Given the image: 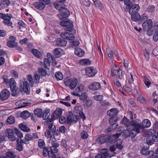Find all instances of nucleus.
Instances as JSON below:
<instances>
[{
	"instance_id": "f257e3e1",
	"label": "nucleus",
	"mask_w": 158,
	"mask_h": 158,
	"mask_svg": "<svg viewBox=\"0 0 158 158\" xmlns=\"http://www.w3.org/2000/svg\"><path fill=\"white\" fill-rule=\"evenodd\" d=\"M129 12L131 15V19L132 21L138 22L140 20V16L138 13L140 7L138 4H134L128 7Z\"/></svg>"
},
{
	"instance_id": "f03ea898",
	"label": "nucleus",
	"mask_w": 158,
	"mask_h": 158,
	"mask_svg": "<svg viewBox=\"0 0 158 158\" xmlns=\"http://www.w3.org/2000/svg\"><path fill=\"white\" fill-rule=\"evenodd\" d=\"M151 124V123L150 121L147 119L144 120L142 121V126L136 121L135 130L136 131L137 133H139L141 131H143L144 128H147L149 127Z\"/></svg>"
},
{
	"instance_id": "7ed1b4c3",
	"label": "nucleus",
	"mask_w": 158,
	"mask_h": 158,
	"mask_svg": "<svg viewBox=\"0 0 158 158\" xmlns=\"http://www.w3.org/2000/svg\"><path fill=\"white\" fill-rule=\"evenodd\" d=\"M9 86L10 88V90L12 92V95L14 96H17L19 94V89L16 86V83L13 78H11L9 80L8 84L6 85Z\"/></svg>"
},
{
	"instance_id": "20e7f679",
	"label": "nucleus",
	"mask_w": 158,
	"mask_h": 158,
	"mask_svg": "<svg viewBox=\"0 0 158 158\" xmlns=\"http://www.w3.org/2000/svg\"><path fill=\"white\" fill-rule=\"evenodd\" d=\"M64 83L70 89L73 90L76 86L77 80L76 78H69L67 77L64 79Z\"/></svg>"
},
{
	"instance_id": "39448f33",
	"label": "nucleus",
	"mask_w": 158,
	"mask_h": 158,
	"mask_svg": "<svg viewBox=\"0 0 158 158\" xmlns=\"http://www.w3.org/2000/svg\"><path fill=\"white\" fill-rule=\"evenodd\" d=\"M12 15L10 14H6L0 13V18L3 19V22L5 25L8 26H11L12 23L10 21Z\"/></svg>"
},
{
	"instance_id": "423d86ee",
	"label": "nucleus",
	"mask_w": 158,
	"mask_h": 158,
	"mask_svg": "<svg viewBox=\"0 0 158 158\" xmlns=\"http://www.w3.org/2000/svg\"><path fill=\"white\" fill-rule=\"evenodd\" d=\"M122 123L125 126H127L128 129L130 130L133 129L134 127L135 126L136 121H132L130 123L128 119L126 117H124L122 121Z\"/></svg>"
},
{
	"instance_id": "0eeeda50",
	"label": "nucleus",
	"mask_w": 158,
	"mask_h": 158,
	"mask_svg": "<svg viewBox=\"0 0 158 158\" xmlns=\"http://www.w3.org/2000/svg\"><path fill=\"white\" fill-rule=\"evenodd\" d=\"M78 115H74L71 112H69L67 118V121L68 123H75L77 121Z\"/></svg>"
},
{
	"instance_id": "6e6552de",
	"label": "nucleus",
	"mask_w": 158,
	"mask_h": 158,
	"mask_svg": "<svg viewBox=\"0 0 158 158\" xmlns=\"http://www.w3.org/2000/svg\"><path fill=\"white\" fill-rule=\"evenodd\" d=\"M135 126L134 127L133 129L130 130L127 128V129L125 130L124 131L123 133L125 135L126 137H130L132 138L134 137L136 135L137 131L135 130Z\"/></svg>"
},
{
	"instance_id": "1a4fd4ad",
	"label": "nucleus",
	"mask_w": 158,
	"mask_h": 158,
	"mask_svg": "<svg viewBox=\"0 0 158 158\" xmlns=\"http://www.w3.org/2000/svg\"><path fill=\"white\" fill-rule=\"evenodd\" d=\"M60 24L61 26L66 27L65 30L66 31H71L73 28V24L70 22V20L61 22Z\"/></svg>"
},
{
	"instance_id": "9d476101",
	"label": "nucleus",
	"mask_w": 158,
	"mask_h": 158,
	"mask_svg": "<svg viewBox=\"0 0 158 158\" xmlns=\"http://www.w3.org/2000/svg\"><path fill=\"white\" fill-rule=\"evenodd\" d=\"M85 71L86 74L89 77H94L97 73L96 69L91 66L86 67Z\"/></svg>"
},
{
	"instance_id": "9b49d317",
	"label": "nucleus",
	"mask_w": 158,
	"mask_h": 158,
	"mask_svg": "<svg viewBox=\"0 0 158 158\" xmlns=\"http://www.w3.org/2000/svg\"><path fill=\"white\" fill-rule=\"evenodd\" d=\"M60 12V14L58 15V16L60 19H64L68 17L70 15L69 11L65 7L63 8Z\"/></svg>"
},
{
	"instance_id": "f8f14e48",
	"label": "nucleus",
	"mask_w": 158,
	"mask_h": 158,
	"mask_svg": "<svg viewBox=\"0 0 158 158\" xmlns=\"http://www.w3.org/2000/svg\"><path fill=\"white\" fill-rule=\"evenodd\" d=\"M1 99L4 101L7 99L10 95V91L6 89H3L0 94Z\"/></svg>"
},
{
	"instance_id": "ddd939ff",
	"label": "nucleus",
	"mask_w": 158,
	"mask_h": 158,
	"mask_svg": "<svg viewBox=\"0 0 158 158\" xmlns=\"http://www.w3.org/2000/svg\"><path fill=\"white\" fill-rule=\"evenodd\" d=\"M60 36L61 38L68 40H73L75 39L73 34L67 32H62L60 34Z\"/></svg>"
},
{
	"instance_id": "4468645a",
	"label": "nucleus",
	"mask_w": 158,
	"mask_h": 158,
	"mask_svg": "<svg viewBox=\"0 0 158 158\" xmlns=\"http://www.w3.org/2000/svg\"><path fill=\"white\" fill-rule=\"evenodd\" d=\"M20 89L21 91H23L27 94H29L30 88L27 81H25L23 82V85H20Z\"/></svg>"
},
{
	"instance_id": "2eb2a0df",
	"label": "nucleus",
	"mask_w": 158,
	"mask_h": 158,
	"mask_svg": "<svg viewBox=\"0 0 158 158\" xmlns=\"http://www.w3.org/2000/svg\"><path fill=\"white\" fill-rule=\"evenodd\" d=\"M143 148L141 150L140 152L141 154L143 155H147L148 154H150V155H151V152L152 151H148V150L149 148V146L148 144L146 143H144L143 144Z\"/></svg>"
},
{
	"instance_id": "dca6fc26",
	"label": "nucleus",
	"mask_w": 158,
	"mask_h": 158,
	"mask_svg": "<svg viewBox=\"0 0 158 158\" xmlns=\"http://www.w3.org/2000/svg\"><path fill=\"white\" fill-rule=\"evenodd\" d=\"M152 23L151 19L146 20L142 24V27L145 30H149L151 28Z\"/></svg>"
},
{
	"instance_id": "f3484780",
	"label": "nucleus",
	"mask_w": 158,
	"mask_h": 158,
	"mask_svg": "<svg viewBox=\"0 0 158 158\" xmlns=\"http://www.w3.org/2000/svg\"><path fill=\"white\" fill-rule=\"evenodd\" d=\"M50 151H49L48 152V154L49 157H55L56 155L54 153H57L58 151V149L57 148L55 147L54 146L50 147Z\"/></svg>"
},
{
	"instance_id": "a211bd4d",
	"label": "nucleus",
	"mask_w": 158,
	"mask_h": 158,
	"mask_svg": "<svg viewBox=\"0 0 158 158\" xmlns=\"http://www.w3.org/2000/svg\"><path fill=\"white\" fill-rule=\"evenodd\" d=\"M101 85L99 83L95 82L90 84L89 86V88L92 90H97L101 88Z\"/></svg>"
},
{
	"instance_id": "6ab92c4d",
	"label": "nucleus",
	"mask_w": 158,
	"mask_h": 158,
	"mask_svg": "<svg viewBox=\"0 0 158 158\" xmlns=\"http://www.w3.org/2000/svg\"><path fill=\"white\" fill-rule=\"evenodd\" d=\"M17 144L16 146V149L19 151L23 150V140L22 139H17Z\"/></svg>"
},
{
	"instance_id": "aec40b11",
	"label": "nucleus",
	"mask_w": 158,
	"mask_h": 158,
	"mask_svg": "<svg viewBox=\"0 0 158 158\" xmlns=\"http://www.w3.org/2000/svg\"><path fill=\"white\" fill-rule=\"evenodd\" d=\"M67 43V42L65 40H61L60 38H57L56 40V44L58 46H65Z\"/></svg>"
},
{
	"instance_id": "412c9836",
	"label": "nucleus",
	"mask_w": 158,
	"mask_h": 158,
	"mask_svg": "<svg viewBox=\"0 0 158 158\" xmlns=\"http://www.w3.org/2000/svg\"><path fill=\"white\" fill-rule=\"evenodd\" d=\"M64 52L63 50L61 48H57L55 49L54 50L53 53L54 55L56 56L57 57H59L61 55L64 54Z\"/></svg>"
},
{
	"instance_id": "4be33fe9",
	"label": "nucleus",
	"mask_w": 158,
	"mask_h": 158,
	"mask_svg": "<svg viewBox=\"0 0 158 158\" xmlns=\"http://www.w3.org/2000/svg\"><path fill=\"white\" fill-rule=\"evenodd\" d=\"M115 142L116 147L117 149L121 150L123 148L124 144L121 139H117Z\"/></svg>"
},
{
	"instance_id": "5701e85b",
	"label": "nucleus",
	"mask_w": 158,
	"mask_h": 158,
	"mask_svg": "<svg viewBox=\"0 0 158 158\" xmlns=\"http://www.w3.org/2000/svg\"><path fill=\"white\" fill-rule=\"evenodd\" d=\"M75 53L79 57H82L84 55V51L79 48H77L75 50Z\"/></svg>"
},
{
	"instance_id": "b1692460",
	"label": "nucleus",
	"mask_w": 158,
	"mask_h": 158,
	"mask_svg": "<svg viewBox=\"0 0 158 158\" xmlns=\"http://www.w3.org/2000/svg\"><path fill=\"white\" fill-rule=\"evenodd\" d=\"M109 155L107 152H101L100 153L96 155L95 158H106Z\"/></svg>"
},
{
	"instance_id": "393cba45",
	"label": "nucleus",
	"mask_w": 158,
	"mask_h": 158,
	"mask_svg": "<svg viewBox=\"0 0 158 158\" xmlns=\"http://www.w3.org/2000/svg\"><path fill=\"white\" fill-rule=\"evenodd\" d=\"M54 6L56 9L59 10L60 12L63 8L65 7L64 3H61L59 2H56L54 4Z\"/></svg>"
},
{
	"instance_id": "a878e982",
	"label": "nucleus",
	"mask_w": 158,
	"mask_h": 158,
	"mask_svg": "<svg viewBox=\"0 0 158 158\" xmlns=\"http://www.w3.org/2000/svg\"><path fill=\"white\" fill-rule=\"evenodd\" d=\"M34 6L36 8L39 10L43 9L45 6V4L40 2H35L34 4Z\"/></svg>"
},
{
	"instance_id": "bb28decb",
	"label": "nucleus",
	"mask_w": 158,
	"mask_h": 158,
	"mask_svg": "<svg viewBox=\"0 0 158 158\" xmlns=\"http://www.w3.org/2000/svg\"><path fill=\"white\" fill-rule=\"evenodd\" d=\"M14 133L13 131L10 129H6V136L8 138H15Z\"/></svg>"
},
{
	"instance_id": "cd10ccee",
	"label": "nucleus",
	"mask_w": 158,
	"mask_h": 158,
	"mask_svg": "<svg viewBox=\"0 0 158 158\" xmlns=\"http://www.w3.org/2000/svg\"><path fill=\"white\" fill-rule=\"evenodd\" d=\"M118 111L116 109H111L107 111V114L110 116H115L117 114Z\"/></svg>"
},
{
	"instance_id": "c85d7f7f",
	"label": "nucleus",
	"mask_w": 158,
	"mask_h": 158,
	"mask_svg": "<svg viewBox=\"0 0 158 158\" xmlns=\"http://www.w3.org/2000/svg\"><path fill=\"white\" fill-rule=\"evenodd\" d=\"M124 130V128L122 126L119 127L118 128V131L120 132V133H118L113 135L112 137L114 138H118L121 135V133L123 132Z\"/></svg>"
},
{
	"instance_id": "c756f323",
	"label": "nucleus",
	"mask_w": 158,
	"mask_h": 158,
	"mask_svg": "<svg viewBox=\"0 0 158 158\" xmlns=\"http://www.w3.org/2000/svg\"><path fill=\"white\" fill-rule=\"evenodd\" d=\"M5 155L10 158H19V156L16 155L11 151H8L5 153Z\"/></svg>"
},
{
	"instance_id": "7c9ffc66",
	"label": "nucleus",
	"mask_w": 158,
	"mask_h": 158,
	"mask_svg": "<svg viewBox=\"0 0 158 158\" xmlns=\"http://www.w3.org/2000/svg\"><path fill=\"white\" fill-rule=\"evenodd\" d=\"M19 127L22 131H24L28 132L30 130L28 127L23 123L19 124Z\"/></svg>"
},
{
	"instance_id": "2f4dec72",
	"label": "nucleus",
	"mask_w": 158,
	"mask_h": 158,
	"mask_svg": "<svg viewBox=\"0 0 158 158\" xmlns=\"http://www.w3.org/2000/svg\"><path fill=\"white\" fill-rule=\"evenodd\" d=\"M30 113L27 110H25L22 112L20 114V117L23 119H26L30 116Z\"/></svg>"
},
{
	"instance_id": "473e14b6",
	"label": "nucleus",
	"mask_w": 158,
	"mask_h": 158,
	"mask_svg": "<svg viewBox=\"0 0 158 158\" xmlns=\"http://www.w3.org/2000/svg\"><path fill=\"white\" fill-rule=\"evenodd\" d=\"M79 63L81 65L86 66L90 64L91 61L89 59H84L81 60Z\"/></svg>"
},
{
	"instance_id": "72a5a7b5",
	"label": "nucleus",
	"mask_w": 158,
	"mask_h": 158,
	"mask_svg": "<svg viewBox=\"0 0 158 158\" xmlns=\"http://www.w3.org/2000/svg\"><path fill=\"white\" fill-rule=\"evenodd\" d=\"M34 114L38 117H41L42 116L43 112L42 110L40 108H36L34 110Z\"/></svg>"
},
{
	"instance_id": "f704fd0d",
	"label": "nucleus",
	"mask_w": 158,
	"mask_h": 158,
	"mask_svg": "<svg viewBox=\"0 0 158 158\" xmlns=\"http://www.w3.org/2000/svg\"><path fill=\"white\" fill-rule=\"evenodd\" d=\"M10 3V2L9 0H0V5L2 7L8 6Z\"/></svg>"
},
{
	"instance_id": "c9c22d12",
	"label": "nucleus",
	"mask_w": 158,
	"mask_h": 158,
	"mask_svg": "<svg viewBox=\"0 0 158 158\" xmlns=\"http://www.w3.org/2000/svg\"><path fill=\"white\" fill-rule=\"evenodd\" d=\"M62 112V109L61 108L57 109L54 112L53 115L56 117L58 118L61 115Z\"/></svg>"
},
{
	"instance_id": "e433bc0d",
	"label": "nucleus",
	"mask_w": 158,
	"mask_h": 158,
	"mask_svg": "<svg viewBox=\"0 0 158 158\" xmlns=\"http://www.w3.org/2000/svg\"><path fill=\"white\" fill-rule=\"evenodd\" d=\"M38 72L41 76H45L48 75L47 72L44 68H40L38 69Z\"/></svg>"
},
{
	"instance_id": "4c0bfd02",
	"label": "nucleus",
	"mask_w": 158,
	"mask_h": 158,
	"mask_svg": "<svg viewBox=\"0 0 158 158\" xmlns=\"http://www.w3.org/2000/svg\"><path fill=\"white\" fill-rule=\"evenodd\" d=\"M33 54L36 57L40 58H41V54L40 52L37 49H33L31 50Z\"/></svg>"
},
{
	"instance_id": "58836bf2",
	"label": "nucleus",
	"mask_w": 158,
	"mask_h": 158,
	"mask_svg": "<svg viewBox=\"0 0 158 158\" xmlns=\"http://www.w3.org/2000/svg\"><path fill=\"white\" fill-rule=\"evenodd\" d=\"M118 125H116L115 126V127L113 125H111L108 128L105 130V133H109L112 131L117 127Z\"/></svg>"
},
{
	"instance_id": "ea45409f",
	"label": "nucleus",
	"mask_w": 158,
	"mask_h": 158,
	"mask_svg": "<svg viewBox=\"0 0 158 158\" xmlns=\"http://www.w3.org/2000/svg\"><path fill=\"white\" fill-rule=\"evenodd\" d=\"M17 43L13 41V40L8 41L7 43V46L10 48H13L17 45Z\"/></svg>"
},
{
	"instance_id": "a19ab883",
	"label": "nucleus",
	"mask_w": 158,
	"mask_h": 158,
	"mask_svg": "<svg viewBox=\"0 0 158 158\" xmlns=\"http://www.w3.org/2000/svg\"><path fill=\"white\" fill-rule=\"evenodd\" d=\"M146 142L144 143L148 144L149 145H151L154 143V142L158 141V139H146Z\"/></svg>"
},
{
	"instance_id": "79ce46f5",
	"label": "nucleus",
	"mask_w": 158,
	"mask_h": 158,
	"mask_svg": "<svg viewBox=\"0 0 158 158\" xmlns=\"http://www.w3.org/2000/svg\"><path fill=\"white\" fill-rule=\"evenodd\" d=\"M84 86L82 84H79L75 89V90L77 92H81L84 90Z\"/></svg>"
},
{
	"instance_id": "37998d69",
	"label": "nucleus",
	"mask_w": 158,
	"mask_h": 158,
	"mask_svg": "<svg viewBox=\"0 0 158 158\" xmlns=\"http://www.w3.org/2000/svg\"><path fill=\"white\" fill-rule=\"evenodd\" d=\"M118 120L117 118L116 117H111L109 120V122L110 123L113 125L115 124V123Z\"/></svg>"
},
{
	"instance_id": "c03bdc74",
	"label": "nucleus",
	"mask_w": 158,
	"mask_h": 158,
	"mask_svg": "<svg viewBox=\"0 0 158 158\" xmlns=\"http://www.w3.org/2000/svg\"><path fill=\"white\" fill-rule=\"evenodd\" d=\"M55 77L57 80H62L63 79L62 74L60 72H57L56 73L55 75Z\"/></svg>"
},
{
	"instance_id": "a18cd8bd",
	"label": "nucleus",
	"mask_w": 158,
	"mask_h": 158,
	"mask_svg": "<svg viewBox=\"0 0 158 158\" xmlns=\"http://www.w3.org/2000/svg\"><path fill=\"white\" fill-rule=\"evenodd\" d=\"M7 122L9 124H12L15 122V118L13 116H10L8 117L7 119Z\"/></svg>"
},
{
	"instance_id": "49530a36",
	"label": "nucleus",
	"mask_w": 158,
	"mask_h": 158,
	"mask_svg": "<svg viewBox=\"0 0 158 158\" xmlns=\"http://www.w3.org/2000/svg\"><path fill=\"white\" fill-rule=\"evenodd\" d=\"M38 145L41 148L44 147L45 146V143L43 139H39L38 140Z\"/></svg>"
},
{
	"instance_id": "de8ad7c7",
	"label": "nucleus",
	"mask_w": 158,
	"mask_h": 158,
	"mask_svg": "<svg viewBox=\"0 0 158 158\" xmlns=\"http://www.w3.org/2000/svg\"><path fill=\"white\" fill-rule=\"evenodd\" d=\"M50 115L49 111L48 110H45L43 114V118L44 119H47Z\"/></svg>"
},
{
	"instance_id": "09e8293b",
	"label": "nucleus",
	"mask_w": 158,
	"mask_h": 158,
	"mask_svg": "<svg viewBox=\"0 0 158 158\" xmlns=\"http://www.w3.org/2000/svg\"><path fill=\"white\" fill-rule=\"evenodd\" d=\"M154 128L158 131L156 135H154L152 136V138H158V122H156L154 125Z\"/></svg>"
},
{
	"instance_id": "8fccbe9b",
	"label": "nucleus",
	"mask_w": 158,
	"mask_h": 158,
	"mask_svg": "<svg viewBox=\"0 0 158 158\" xmlns=\"http://www.w3.org/2000/svg\"><path fill=\"white\" fill-rule=\"evenodd\" d=\"M14 133L19 138H22L23 137V135L22 132L18 130H15Z\"/></svg>"
},
{
	"instance_id": "3c124183",
	"label": "nucleus",
	"mask_w": 158,
	"mask_h": 158,
	"mask_svg": "<svg viewBox=\"0 0 158 158\" xmlns=\"http://www.w3.org/2000/svg\"><path fill=\"white\" fill-rule=\"evenodd\" d=\"M75 109L77 110H79L80 111L79 112V114L81 117H83V116H84V114L81 111V110H82V108L81 106L76 107Z\"/></svg>"
},
{
	"instance_id": "603ef678",
	"label": "nucleus",
	"mask_w": 158,
	"mask_h": 158,
	"mask_svg": "<svg viewBox=\"0 0 158 158\" xmlns=\"http://www.w3.org/2000/svg\"><path fill=\"white\" fill-rule=\"evenodd\" d=\"M44 63L45 67L47 68H48V67L49 66L50 64V62L49 59L48 58H45L44 59Z\"/></svg>"
},
{
	"instance_id": "864d4df0",
	"label": "nucleus",
	"mask_w": 158,
	"mask_h": 158,
	"mask_svg": "<svg viewBox=\"0 0 158 158\" xmlns=\"http://www.w3.org/2000/svg\"><path fill=\"white\" fill-rule=\"evenodd\" d=\"M88 94L86 93H83L79 96L80 99L81 100H83L87 98Z\"/></svg>"
},
{
	"instance_id": "5fc2aeb1",
	"label": "nucleus",
	"mask_w": 158,
	"mask_h": 158,
	"mask_svg": "<svg viewBox=\"0 0 158 158\" xmlns=\"http://www.w3.org/2000/svg\"><path fill=\"white\" fill-rule=\"evenodd\" d=\"M137 100L140 102H141L142 103H145L146 102V101L144 98L143 96L140 95H139L137 97Z\"/></svg>"
},
{
	"instance_id": "6e6d98bb",
	"label": "nucleus",
	"mask_w": 158,
	"mask_h": 158,
	"mask_svg": "<svg viewBox=\"0 0 158 158\" xmlns=\"http://www.w3.org/2000/svg\"><path fill=\"white\" fill-rule=\"evenodd\" d=\"M135 0H125L124 2V4L126 6H128L129 7L131 6V4Z\"/></svg>"
},
{
	"instance_id": "4d7b16f0",
	"label": "nucleus",
	"mask_w": 158,
	"mask_h": 158,
	"mask_svg": "<svg viewBox=\"0 0 158 158\" xmlns=\"http://www.w3.org/2000/svg\"><path fill=\"white\" fill-rule=\"evenodd\" d=\"M94 98L96 101H101L103 99V96L102 95H96L94 96Z\"/></svg>"
},
{
	"instance_id": "13d9d810",
	"label": "nucleus",
	"mask_w": 158,
	"mask_h": 158,
	"mask_svg": "<svg viewBox=\"0 0 158 158\" xmlns=\"http://www.w3.org/2000/svg\"><path fill=\"white\" fill-rule=\"evenodd\" d=\"M113 139H105L106 144L107 145H109L113 143Z\"/></svg>"
},
{
	"instance_id": "bf43d9fd",
	"label": "nucleus",
	"mask_w": 158,
	"mask_h": 158,
	"mask_svg": "<svg viewBox=\"0 0 158 158\" xmlns=\"http://www.w3.org/2000/svg\"><path fill=\"white\" fill-rule=\"evenodd\" d=\"M81 136L82 138H87L88 137V135L86 131H83L81 133Z\"/></svg>"
},
{
	"instance_id": "052dcab7",
	"label": "nucleus",
	"mask_w": 158,
	"mask_h": 158,
	"mask_svg": "<svg viewBox=\"0 0 158 158\" xmlns=\"http://www.w3.org/2000/svg\"><path fill=\"white\" fill-rule=\"evenodd\" d=\"M144 82L147 87H149L151 84L149 80L145 77H144Z\"/></svg>"
},
{
	"instance_id": "680f3d73",
	"label": "nucleus",
	"mask_w": 158,
	"mask_h": 158,
	"mask_svg": "<svg viewBox=\"0 0 158 158\" xmlns=\"http://www.w3.org/2000/svg\"><path fill=\"white\" fill-rule=\"evenodd\" d=\"M155 10V7L153 6H150L148 7L147 10L149 12L152 13Z\"/></svg>"
},
{
	"instance_id": "e2e57ef3",
	"label": "nucleus",
	"mask_w": 158,
	"mask_h": 158,
	"mask_svg": "<svg viewBox=\"0 0 158 158\" xmlns=\"http://www.w3.org/2000/svg\"><path fill=\"white\" fill-rule=\"evenodd\" d=\"M79 42L78 41H72L70 42V44L73 46H77L79 45Z\"/></svg>"
},
{
	"instance_id": "0e129e2a",
	"label": "nucleus",
	"mask_w": 158,
	"mask_h": 158,
	"mask_svg": "<svg viewBox=\"0 0 158 158\" xmlns=\"http://www.w3.org/2000/svg\"><path fill=\"white\" fill-rule=\"evenodd\" d=\"M48 128L52 132H53V131H55L56 129L55 126L53 125L52 123H49L48 126Z\"/></svg>"
},
{
	"instance_id": "69168bd1",
	"label": "nucleus",
	"mask_w": 158,
	"mask_h": 158,
	"mask_svg": "<svg viewBox=\"0 0 158 158\" xmlns=\"http://www.w3.org/2000/svg\"><path fill=\"white\" fill-rule=\"evenodd\" d=\"M96 142L97 143L99 144H101L105 143V139H97Z\"/></svg>"
},
{
	"instance_id": "338daca9",
	"label": "nucleus",
	"mask_w": 158,
	"mask_h": 158,
	"mask_svg": "<svg viewBox=\"0 0 158 158\" xmlns=\"http://www.w3.org/2000/svg\"><path fill=\"white\" fill-rule=\"evenodd\" d=\"M27 80L30 83L31 85V86H32L33 84V82L32 81V76L31 75H28L27 76Z\"/></svg>"
},
{
	"instance_id": "774afa93",
	"label": "nucleus",
	"mask_w": 158,
	"mask_h": 158,
	"mask_svg": "<svg viewBox=\"0 0 158 158\" xmlns=\"http://www.w3.org/2000/svg\"><path fill=\"white\" fill-rule=\"evenodd\" d=\"M153 38L155 41H157L158 40V31H156L155 32Z\"/></svg>"
}]
</instances>
